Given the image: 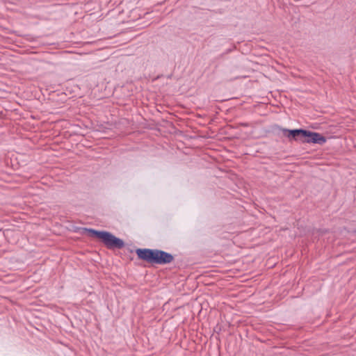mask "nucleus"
Listing matches in <instances>:
<instances>
[{
    "label": "nucleus",
    "mask_w": 356,
    "mask_h": 356,
    "mask_svg": "<svg viewBox=\"0 0 356 356\" xmlns=\"http://www.w3.org/2000/svg\"><path fill=\"white\" fill-rule=\"evenodd\" d=\"M283 134L285 136L289 138L290 140L293 139L295 140L302 141L304 134H305V130L304 129H293L289 130L286 129H282Z\"/></svg>",
    "instance_id": "obj_4"
},
{
    "label": "nucleus",
    "mask_w": 356,
    "mask_h": 356,
    "mask_svg": "<svg viewBox=\"0 0 356 356\" xmlns=\"http://www.w3.org/2000/svg\"><path fill=\"white\" fill-rule=\"evenodd\" d=\"M84 230L90 237L99 239L108 249H121L124 246L122 239L116 237L109 232L98 231L90 228H85Z\"/></svg>",
    "instance_id": "obj_2"
},
{
    "label": "nucleus",
    "mask_w": 356,
    "mask_h": 356,
    "mask_svg": "<svg viewBox=\"0 0 356 356\" xmlns=\"http://www.w3.org/2000/svg\"><path fill=\"white\" fill-rule=\"evenodd\" d=\"M136 252L139 259L152 264H168L174 260L171 254L157 249L138 248Z\"/></svg>",
    "instance_id": "obj_1"
},
{
    "label": "nucleus",
    "mask_w": 356,
    "mask_h": 356,
    "mask_svg": "<svg viewBox=\"0 0 356 356\" xmlns=\"http://www.w3.org/2000/svg\"><path fill=\"white\" fill-rule=\"evenodd\" d=\"M326 142V138L321 134L305 130V134H304L302 143H315L318 145H323Z\"/></svg>",
    "instance_id": "obj_3"
}]
</instances>
